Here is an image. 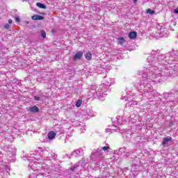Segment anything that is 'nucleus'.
<instances>
[{"label": "nucleus", "instance_id": "obj_1", "mask_svg": "<svg viewBox=\"0 0 178 178\" xmlns=\"http://www.w3.org/2000/svg\"><path fill=\"white\" fill-rule=\"evenodd\" d=\"M139 74L142 76V81L137 84L138 88L140 91H146V92H154L152 89L148 86V83L155 81L157 77L162 76V72L157 67H149V68H144L139 72Z\"/></svg>", "mask_w": 178, "mask_h": 178}, {"label": "nucleus", "instance_id": "obj_25", "mask_svg": "<svg viewBox=\"0 0 178 178\" xmlns=\"http://www.w3.org/2000/svg\"><path fill=\"white\" fill-rule=\"evenodd\" d=\"M12 22H13L12 19H8V23H9V24H12Z\"/></svg>", "mask_w": 178, "mask_h": 178}, {"label": "nucleus", "instance_id": "obj_9", "mask_svg": "<svg viewBox=\"0 0 178 178\" xmlns=\"http://www.w3.org/2000/svg\"><path fill=\"white\" fill-rule=\"evenodd\" d=\"M138 104V102L137 101H134L133 99H131V101L129 100L128 102V105H129V106L133 107L134 106V105H137Z\"/></svg>", "mask_w": 178, "mask_h": 178}, {"label": "nucleus", "instance_id": "obj_8", "mask_svg": "<svg viewBox=\"0 0 178 178\" xmlns=\"http://www.w3.org/2000/svg\"><path fill=\"white\" fill-rule=\"evenodd\" d=\"M55 136H56V134L54 131H50L48 134V138L49 140H54V138H55Z\"/></svg>", "mask_w": 178, "mask_h": 178}, {"label": "nucleus", "instance_id": "obj_18", "mask_svg": "<svg viewBox=\"0 0 178 178\" xmlns=\"http://www.w3.org/2000/svg\"><path fill=\"white\" fill-rule=\"evenodd\" d=\"M41 36L42 37V38H46L47 37V33L44 32V31H41Z\"/></svg>", "mask_w": 178, "mask_h": 178}, {"label": "nucleus", "instance_id": "obj_19", "mask_svg": "<svg viewBox=\"0 0 178 178\" xmlns=\"http://www.w3.org/2000/svg\"><path fill=\"white\" fill-rule=\"evenodd\" d=\"M80 152H81L79 149H76V150L74 151V154H76L75 156H79V155H80Z\"/></svg>", "mask_w": 178, "mask_h": 178}, {"label": "nucleus", "instance_id": "obj_12", "mask_svg": "<svg viewBox=\"0 0 178 178\" xmlns=\"http://www.w3.org/2000/svg\"><path fill=\"white\" fill-rule=\"evenodd\" d=\"M154 60H155V57H154L153 56H149V57H147V62H149V63H152Z\"/></svg>", "mask_w": 178, "mask_h": 178}, {"label": "nucleus", "instance_id": "obj_13", "mask_svg": "<svg viewBox=\"0 0 178 178\" xmlns=\"http://www.w3.org/2000/svg\"><path fill=\"white\" fill-rule=\"evenodd\" d=\"M157 60H165V55L160 54L156 57Z\"/></svg>", "mask_w": 178, "mask_h": 178}, {"label": "nucleus", "instance_id": "obj_20", "mask_svg": "<svg viewBox=\"0 0 178 178\" xmlns=\"http://www.w3.org/2000/svg\"><path fill=\"white\" fill-rule=\"evenodd\" d=\"M4 29H6V30H9V29H10V25H9V24H6L4 25Z\"/></svg>", "mask_w": 178, "mask_h": 178}, {"label": "nucleus", "instance_id": "obj_2", "mask_svg": "<svg viewBox=\"0 0 178 178\" xmlns=\"http://www.w3.org/2000/svg\"><path fill=\"white\" fill-rule=\"evenodd\" d=\"M92 156H95L96 159H97L98 161H101L102 159V149L98 148L97 149H94L92 152Z\"/></svg>", "mask_w": 178, "mask_h": 178}, {"label": "nucleus", "instance_id": "obj_7", "mask_svg": "<svg viewBox=\"0 0 178 178\" xmlns=\"http://www.w3.org/2000/svg\"><path fill=\"white\" fill-rule=\"evenodd\" d=\"M136 37H137V32L136 31H132V32H130L129 33V38L131 39V40H134V38H136Z\"/></svg>", "mask_w": 178, "mask_h": 178}, {"label": "nucleus", "instance_id": "obj_14", "mask_svg": "<svg viewBox=\"0 0 178 178\" xmlns=\"http://www.w3.org/2000/svg\"><path fill=\"white\" fill-rule=\"evenodd\" d=\"M83 104V100L79 99L76 103V108H80L81 106V104Z\"/></svg>", "mask_w": 178, "mask_h": 178}, {"label": "nucleus", "instance_id": "obj_15", "mask_svg": "<svg viewBox=\"0 0 178 178\" xmlns=\"http://www.w3.org/2000/svg\"><path fill=\"white\" fill-rule=\"evenodd\" d=\"M111 148L108 146H104L103 147H100L99 149H102V151H104V152H108V150Z\"/></svg>", "mask_w": 178, "mask_h": 178}, {"label": "nucleus", "instance_id": "obj_3", "mask_svg": "<svg viewBox=\"0 0 178 178\" xmlns=\"http://www.w3.org/2000/svg\"><path fill=\"white\" fill-rule=\"evenodd\" d=\"M81 58H83V51H79L74 56L73 60H79Z\"/></svg>", "mask_w": 178, "mask_h": 178}, {"label": "nucleus", "instance_id": "obj_16", "mask_svg": "<svg viewBox=\"0 0 178 178\" xmlns=\"http://www.w3.org/2000/svg\"><path fill=\"white\" fill-rule=\"evenodd\" d=\"M118 41H119V44H120V45H123V44H124V38H118Z\"/></svg>", "mask_w": 178, "mask_h": 178}, {"label": "nucleus", "instance_id": "obj_21", "mask_svg": "<svg viewBox=\"0 0 178 178\" xmlns=\"http://www.w3.org/2000/svg\"><path fill=\"white\" fill-rule=\"evenodd\" d=\"M70 170H72V172H74L75 170H76V166H72V167H71L70 168Z\"/></svg>", "mask_w": 178, "mask_h": 178}, {"label": "nucleus", "instance_id": "obj_10", "mask_svg": "<svg viewBox=\"0 0 178 178\" xmlns=\"http://www.w3.org/2000/svg\"><path fill=\"white\" fill-rule=\"evenodd\" d=\"M36 5L38 8H40V9H47V6L45 5H44L43 3H37Z\"/></svg>", "mask_w": 178, "mask_h": 178}, {"label": "nucleus", "instance_id": "obj_17", "mask_svg": "<svg viewBox=\"0 0 178 178\" xmlns=\"http://www.w3.org/2000/svg\"><path fill=\"white\" fill-rule=\"evenodd\" d=\"M147 13H149V15H154L155 13V11L149 8L147 10Z\"/></svg>", "mask_w": 178, "mask_h": 178}, {"label": "nucleus", "instance_id": "obj_11", "mask_svg": "<svg viewBox=\"0 0 178 178\" xmlns=\"http://www.w3.org/2000/svg\"><path fill=\"white\" fill-rule=\"evenodd\" d=\"M91 58H92V54H91V52L88 51L86 53V59H87V60H90Z\"/></svg>", "mask_w": 178, "mask_h": 178}, {"label": "nucleus", "instance_id": "obj_29", "mask_svg": "<svg viewBox=\"0 0 178 178\" xmlns=\"http://www.w3.org/2000/svg\"><path fill=\"white\" fill-rule=\"evenodd\" d=\"M23 1H28V0H23Z\"/></svg>", "mask_w": 178, "mask_h": 178}, {"label": "nucleus", "instance_id": "obj_24", "mask_svg": "<svg viewBox=\"0 0 178 178\" xmlns=\"http://www.w3.org/2000/svg\"><path fill=\"white\" fill-rule=\"evenodd\" d=\"M152 54H153V55H156V51H152Z\"/></svg>", "mask_w": 178, "mask_h": 178}, {"label": "nucleus", "instance_id": "obj_22", "mask_svg": "<svg viewBox=\"0 0 178 178\" xmlns=\"http://www.w3.org/2000/svg\"><path fill=\"white\" fill-rule=\"evenodd\" d=\"M34 99H35V101H40V97H37V96H35Z\"/></svg>", "mask_w": 178, "mask_h": 178}, {"label": "nucleus", "instance_id": "obj_28", "mask_svg": "<svg viewBox=\"0 0 178 178\" xmlns=\"http://www.w3.org/2000/svg\"><path fill=\"white\" fill-rule=\"evenodd\" d=\"M92 88L94 90L95 87H94V86H92Z\"/></svg>", "mask_w": 178, "mask_h": 178}, {"label": "nucleus", "instance_id": "obj_6", "mask_svg": "<svg viewBox=\"0 0 178 178\" xmlns=\"http://www.w3.org/2000/svg\"><path fill=\"white\" fill-rule=\"evenodd\" d=\"M31 19L33 20H44V17L40 15H35L32 16Z\"/></svg>", "mask_w": 178, "mask_h": 178}, {"label": "nucleus", "instance_id": "obj_4", "mask_svg": "<svg viewBox=\"0 0 178 178\" xmlns=\"http://www.w3.org/2000/svg\"><path fill=\"white\" fill-rule=\"evenodd\" d=\"M29 111L32 113H38V112H40V108L37 106H33L29 107Z\"/></svg>", "mask_w": 178, "mask_h": 178}, {"label": "nucleus", "instance_id": "obj_27", "mask_svg": "<svg viewBox=\"0 0 178 178\" xmlns=\"http://www.w3.org/2000/svg\"><path fill=\"white\" fill-rule=\"evenodd\" d=\"M134 2H135V3L137 2V0H134Z\"/></svg>", "mask_w": 178, "mask_h": 178}, {"label": "nucleus", "instance_id": "obj_26", "mask_svg": "<svg viewBox=\"0 0 178 178\" xmlns=\"http://www.w3.org/2000/svg\"><path fill=\"white\" fill-rule=\"evenodd\" d=\"M106 133H109L111 131V129H106Z\"/></svg>", "mask_w": 178, "mask_h": 178}, {"label": "nucleus", "instance_id": "obj_5", "mask_svg": "<svg viewBox=\"0 0 178 178\" xmlns=\"http://www.w3.org/2000/svg\"><path fill=\"white\" fill-rule=\"evenodd\" d=\"M169 141H172V137L168 136L166 138H163L162 145H163L165 147V145H166V144H168V143H169Z\"/></svg>", "mask_w": 178, "mask_h": 178}, {"label": "nucleus", "instance_id": "obj_23", "mask_svg": "<svg viewBox=\"0 0 178 178\" xmlns=\"http://www.w3.org/2000/svg\"><path fill=\"white\" fill-rule=\"evenodd\" d=\"M15 20H16V22H17L18 23L20 22V18L19 17H17L16 18H15Z\"/></svg>", "mask_w": 178, "mask_h": 178}]
</instances>
